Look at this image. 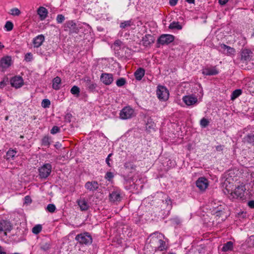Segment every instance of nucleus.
Segmentation results:
<instances>
[{
  "label": "nucleus",
  "mask_w": 254,
  "mask_h": 254,
  "mask_svg": "<svg viewBox=\"0 0 254 254\" xmlns=\"http://www.w3.org/2000/svg\"><path fill=\"white\" fill-rule=\"evenodd\" d=\"M150 243L151 246L154 250L163 251L167 248L166 242L164 241V236L158 232H155L150 235Z\"/></svg>",
  "instance_id": "nucleus-1"
},
{
  "label": "nucleus",
  "mask_w": 254,
  "mask_h": 254,
  "mask_svg": "<svg viewBox=\"0 0 254 254\" xmlns=\"http://www.w3.org/2000/svg\"><path fill=\"white\" fill-rule=\"evenodd\" d=\"M246 189L243 185L238 186L235 188L234 190H230L226 188L224 192L227 194L230 199L242 198L244 196V193Z\"/></svg>",
  "instance_id": "nucleus-2"
},
{
  "label": "nucleus",
  "mask_w": 254,
  "mask_h": 254,
  "mask_svg": "<svg viewBox=\"0 0 254 254\" xmlns=\"http://www.w3.org/2000/svg\"><path fill=\"white\" fill-rule=\"evenodd\" d=\"M52 165L50 163H45L39 167L38 170L39 176L41 179H46L50 175L52 172Z\"/></svg>",
  "instance_id": "nucleus-3"
},
{
  "label": "nucleus",
  "mask_w": 254,
  "mask_h": 254,
  "mask_svg": "<svg viewBox=\"0 0 254 254\" xmlns=\"http://www.w3.org/2000/svg\"><path fill=\"white\" fill-rule=\"evenodd\" d=\"M156 95L160 100L166 101L169 97V92L165 86L159 85L157 87Z\"/></svg>",
  "instance_id": "nucleus-4"
},
{
  "label": "nucleus",
  "mask_w": 254,
  "mask_h": 254,
  "mask_svg": "<svg viewBox=\"0 0 254 254\" xmlns=\"http://www.w3.org/2000/svg\"><path fill=\"white\" fill-rule=\"evenodd\" d=\"M75 240L81 245H88L92 242V236L87 232L78 234L75 237Z\"/></svg>",
  "instance_id": "nucleus-5"
},
{
  "label": "nucleus",
  "mask_w": 254,
  "mask_h": 254,
  "mask_svg": "<svg viewBox=\"0 0 254 254\" xmlns=\"http://www.w3.org/2000/svg\"><path fill=\"white\" fill-rule=\"evenodd\" d=\"M175 37L173 35L163 34L161 35L157 40V44L159 45H168L173 42Z\"/></svg>",
  "instance_id": "nucleus-6"
},
{
  "label": "nucleus",
  "mask_w": 254,
  "mask_h": 254,
  "mask_svg": "<svg viewBox=\"0 0 254 254\" xmlns=\"http://www.w3.org/2000/svg\"><path fill=\"white\" fill-rule=\"evenodd\" d=\"M64 28L65 31H69V34H77L79 32L78 27L76 23L72 20L66 21L64 25Z\"/></svg>",
  "instance_id": "nucleus-7"
},
{
  "label": "nucleus",
  "mask_w": 254,
  "mask_h": 254,
  "mask_svg": "<svg viewBox=\"0 0 254 254\" xmlns=\"http://www.w3.org/2000/svg\"><path fill=\"white\" fill-rule=\"evenodd\" d=\"M182 100L187 106H190L195 105L198 99L196 96L193 95H190L183 96Z\"/></svg>",
  "instance_id": "nucleus-8"
},
{
  "label": "nucleus",
  "mask_w": 254,
  "mask_h": 254,
  "mask_svg": "<svg viewBox=\"0 0 254 254\" xmlns=\"http://www.w3.org/2000/svg\"><path fill=\"white\" fill-rule=\"evenodd\" d=\"M196 187L201 191L205 190L208 187L209 181L205 177H200L196 181Z\"/></svg>",
  "instance_id": "nucleus-9"
},
{
  "label": "nucleus",
  "mask_w": 254,
  "mask_h": 254,
  "mask_svg": "<svg viewBox=\"0 0 254 254\" xmlns=\"http://www.w3.org/2000/svg\"><path fill=\"white\" fill-rule=\"evenodd\" d=\"M219 51L227 56L234 55L236 52L235 49L224 44L220 45Z\"/></svg>",
  "instance_id": "nucleus-10"
},
{
  "label": "nucleus",
  "mask_w": 254,
  "mask_h": 254,
  "mask_svg": "<svg viewBox=\"0 0 254 254\" xmlns=\"http://www.w3.org/2000/svg\"><path fill=\"white\" fill-rule=\"evenodd\" d=\"M241 60L243 62L250 61L253 56V53L250 50L247 49H243L241 53Z\"/></svg>",
  "instance_id": "nucleus-11"
},
{
  "label": "nucleus",
  "mask_w": 254,
  "mask_h": 254,
  "mask_svg": "<svg viewBox=\"0 0 254 254\" xmlns=\"http://www.w3.org/2000/svg\"><path fill=\"white\" fill-rule=\"evenodd\" d=\"M11 59L10 57L7 56L2 58L0 61V70L4 71L11 65Z\"/></svg>",
  "instance_id": "nucleus-12"
},
{
  "label": "nucleus",
  "mask_w": 254,
  "mask_h": 254,
  "mask_svg": "<svg viewBox=\"0 0 254 254\" xmlns=\"http://www.w3.org/2000/svg\"><path fill=\"white\" fill-rule=\"evenodd\" d=\"M11 223L7 220H0V232H4V235H6V231H10L12 229Z\"/></svg>",
  "instance_id": "nucleus-13"
},
{
  "label": "nucleus",
  "mask_w": 254,
  "mask_h": 254,
  "mask_svg": "<svg viewBox=\"0 0 254 254\" xmlns=\"http://www.w3.org/2000/svg\"><path fill=\"white\" fill-rule=\"evenodd\" d=\"M100 80L105 85H109L113 82L114 79L112 74L103 73L101 75Z\"/></svg>",
  "instance_id": "nucleus-14"
},
{
  "label": "nucleus",
  "mask_w": 254,
  "mask_h": 254,
  "mask_svg": "<svg viewBox=\"0 0 254 254\" xmlns=\"http://www.w3.org/2000/svg\"><path fill=\"white\" fill-rule=\"evenodd\" d=\"M10 84L15 88H20L24 84L23 78L21 76H15L11 79Z\"/></svg>",
  "instance_id": "nucleus-15"
},
{
  "label": "nucleus",
  "mask_w": 254,
  "mask_h": 254,
  "mask_svg": "<svg viewBox=\"0 0 254 254\" xmlns=\"http://www.w3.org/2000/svg\"><path fill=\"white\" fill-rule=\"evenodd\" d=\"M51 241L48 238H45L39 244L40 248L42 251L47 252L51 249Z\"/></svg>",
  "instance_id": "nucleus-16"
},
{
  "label": "nucleus",
  "mask_w": 254,
  "mask_h": 254,
  "mask_svg": "<svg viewBox=\"0 0 254 254\" xmlns=\"http://www.w3.org/2000/svg\"><path fill=\"white\" fill-rule=\"evenodd\" d=\"M219 71L215 66L205 67L202 69V73L204 75H214L218 74Z\"/></svg>",
  "instance_id": "nucleus-17"
},
{
  "label": "nucleus",
  "mask_w": 254,
  "mask_h": 254,
  "mask_svg": "<svg viewBox=\"0 0 254 254\" xmlns=\"http://www.w3.org/2000/svg\"><path fill=\"white\" fill-rule=\"evenodd\" d=\"M85 188L91 191H94L99 188V185L97 181L87 182L85 184Z\"/></svg>",
  "instance_id": "nucleus-18"
},
{
  "label": "nucleus",
  "mask_w": 254,
  "mask_h": 254,
  "mask_svg": "<svg viewBox=\"0 0 254 254\" xmlns=\"http://www.w3.org/2000/svg\"><path fill=\"white\" fill-rule=\"evenodd\" d=\"M76 203L79 206L80 209L81 211H86L89 208V205L87 200L84 198H80L77 199Z\"/></svg>",
  "instance_id": "nucleus-19"
},
{
  "label": "nucleus",
  "mask_w": 254,
  "mask_h": 254,
  "mask_svg": "<svg viewBox=\"0 0 254 254\" xmlns=\"http://www.w3.org/2000/svg\"><path fill=\"white\" fill-rule=\"evenodd\" d=\"M37 12L41 20H45L48 16V10L44 7H39L38 8Z\"/></svg>",
  "instance_id": "nucleus-20"
},
{
  "label": "nucleus",
  "mask_w": 254,
  "mask_h": 254,
  "mask_svg": "<svg viewBox=\"0 0 254 254\" xmlns=\"http://www.w3.org/2000/svg\"><path fill=\"white\" fill-rule=\"evenodd\" d=\"M45 40V37L43 35H39L36 36L33 41L34 47L38 48L41 46Z\"/></svg>",
  "instance_id": "nucleus-21"
},
{
  "label": "nucleus",
  "mask_w": 254,
  "mask_h": 254,
  "mask_svg": "<svg viewBox=\"0 0 254 254\" xmlns=\"http://www.w3.org/2000/svg\"><path fill=\"white\" fill-rule=\"evenodd\" d=\"M142 41L143 46L145 47L151 45L154 42L153 36L150 34L146 35L143 37Z\"/></svg>",
  "instance_id": "nucleus-22"
},
{
  "label": "nucleus",
  "mask_w": 254,
  "mask_h": 254,
  "mask_svg": "<svg viewBox=\"0 0 254 254\" xmlns=\"http://www.w3.org/2000/svg\"><path fill=\"white\" fill-rule=\"evenodd\" d=\"M85 86L90 92H93L96 89L97 85L89 78H88L85 80Z\"/></svg>",
  "instance_id": "nucleus-23"
},
{
  "label": "nucleus",
  "mask_w": 254,
  "mask_h": 254,
  "mask_svg": "<svg viewBox=\"0 0 254 254\" xmlns=\"http://www.w3.org/2000/svg\"><path fill=\"white\" fill-rule=\"evenodd\" d=\"M16 153L17 151L15 149L10 148L7 151L4 158L6 160H13L14 159V157L16 156Z\"/></svg>",
  "instance_id": "nucleus-24"
},
{
  "label": "nucleus",
  "mask_w": 254,
  "mask_h": 254,
  "mask_svg": "<svg viewBox=\"0 0 254 254\" xmlns=\"http://www.w3.org/2000/svg\"><path fill=\"white\" fill-rule=\"evenodd\" d=\"M234 248V243L231 241L227 242L226 243L223 245L222 248V251L223 252H227L231 251Z\"/></svg>",
  "instance_id": "nucleus-25"
},
{
  "label": "nucleus",
  "mask_w": 254,
  "mask_h": 254,
  "mask_svg": "<svg viewBox=\"0 0 254 254\" xmlns=\"http://www.w3.org/2000/svg\"><path fill=\"white\" fill-rule=\"evenodd\" d=\"M136 80H140L145 74V70L142 68H138L134 73Z\"/></svg>",
  "instance_id": "nucleus-26"
},
{
  "label": "nucleus",
  "mask_w": 254,
  "mask_h": 254,
  "mask_svg": "<svg viewBox=\"0 0 254 254\" xmlns=\"http://www.w3.org/2000/svg\"><path fill=\"white\" fill-rule=\"evenodd\" d=\"M61 79L59 76H56L53 80L52 87L55 90H59L60 88Z\"/></svg>",
  "instance_id": "nucleus-27"
},
{
  "label": "nucleus",
  "mask_w": 254,
  "mask_h": 254,
  "mask_svg": "<svg viewBox=\"0 0 254 254\" xmlns=\"http://www.w3.org/2000/svg\"><path fill=\"white\" fill-rule=\"evenodd\" d=\"M244 141L246 142L254 144V132L248 133L244 138Z\"/></svg>",
  "instance_id": "nucleus-28"
},
{
  "label": "nucleus",
  "mask_w": 254,
  "mask_h": 254,
  "mask_svg": "<svg viewBox=\"0 0 254 254\" xmlns=\"http://www.w3.org/2000/svg\"><path fill=\"white\" fill-rule=\"evenodd\" d=\"M155 124L154 122L150 121H148L146 124V130L151 132L153 131H155Z\"/></svg>",
  "instance_id": "nucleus-29"
},
{
  "label": "nucleus",
  "mask_w": 254,
  "mask_h": 254,
  "mask_svg": "<svg viewBox=\"0 0 254 254\" xmlns=\"http://www.w3.org/2000/svg\"><path fill=\"white\" fill-rule=\"evenodd\" d=\"M242 93V91L241 89H236L234 90L231 95V99L232 100H234L237 98H238L239 96H240Z\"/></svg>",
  "instance_id": "nucleus-30"
},
{
  "label": "nucleus",
  "mask_w": 254,
  "mask_h": 254,
  "mask_svg": "<svg viewBox=\"0 0 254 254\" xmlns=\"http://www.w3.org/2000/svg\"><path fill=\"white\" fill-rule=\"evenodd\" d=\"M109 197L111 201H115L118 200L120 197V195L116 191H113L110 194Z\"/></svg>",
  "instance_id": "nucleus-31"
},
{
  "label": "nucleus",
  "mask_w": 254,
  "mask_h": 254,
  "mask_svg": "<svg viewBox=\"0 0 254 254\" xmlns=\"http://www.w3.org/2000/svg\"><path fill=\"white\" fill-rule=\"evenodd\" d=\"M169 29H178L181 30L182 28V26L179 24L178 22H173L171 23L169 26Z\"/></svg>",
  "instance_id": "nucleus-32"
},
{
  "label": "nucleus",
  "mask_w": 254,
  "mask_h": 254,
  "mask_svg": "<svg viewBox=\"0 0 254 254\" xmlns=\"http://www.w3.org/2000/svg\"><path fill=\"white\" fill-rule=\"evenodd\" d=\"M120 117L122 119H127V106L125 107L121 111Z\"/></svg>",
  "instance_id": "nucleus-33"
},
{
  "label": "nucleus",
  "mask_w": 254,
  "mask_h": 254,
  "mask_svg": "<svg viewBox=\"0 0 254 254\" xmlns=\"http://www.w3.org/2000/svg\"><path fill=\"white\" fill-rule=\"evenodd\" d=\"M50 138L48 136H44L42 140V144L43 146L49 147L50 145Z\"/></svg>",
  "instance_id": "nucleus-34"
},
{
  "label": "nucleus",
  "mask_w": 254,
  "mask_h": 254,
  "mask_svg": "<svg viewBox=\"0 0 254 254\" xmlns=\"http://www.w3.org/2000/svg\"><path fill=\"white\" fill-rule=\"evenodd\" d=\"M42 227L41 225H36L32 228V232L35 234H38L42 231Z\"/></svg>",
  "instance_id": "nucleus-35"
},
{
  "label": "nucleus",
  "mask_w": 254,
  "mask_h": 254,
  "mask_svg": "<svg viewBox=\"0 0 254 254\" xmlns=\"http://www.w3.org/2000/svg\"><path fill=\"white\" fill-rule=\"evenodd\" d=\"M70 92L71 94L75 95L76 96H78L80 92V89L76 86H73L70 90Z\"/></svg>",
  "instance_id": "nucleus-36"
},
{
  "label": "nucleus",
  "mask_w": 254,
  "mask_h": 254,
  "mask_svg": "<svg viewBox=\"0 0 254 254\" xmlns=\"http://www.w3.org/2000/svg\"><path fill=\"white\" fill-rule=\"evenodd\" d=\"M209 123V121L204 118H203L200 121V125L201 127L203 128L206 127Z\"/></svg>",
  "instance_id": "nucleus-37"
},
{
  "label": "nucleus",
  "mask_w": 254,
  "mask_h": 254,
  "mask_svg": "<svg viewBox=\"0 0 254 254\" xmlns=\"http://www.w3.org/2000/svg\"><path fill=\"white\" fill-rule=\"evenodd\" d=\"M4 27L7 31H10L12 30L13 28V24L10 21H7L5 24Z\"/></svg>",
  "instance_id": "nucleus-38"
},
{
  "label": "nucleus",
  "mask_w": 254,
  "mask_h": 254,
  "mask_svg": "<svg viewBox=\"0 0 254 254\" xmlns=\"http://www.w3.org/2000/svg\"><path fill=\"white\" fill-rule=\"evenodd\" d=\"M21 13L20 10L17 8H13L10 10V14L14 16H18Z\"/></svg>",
  "instance_id": "nucleus-39"
},
{
  "label": "nucleus",
  "mask_w": 254,
  "mask_h": 254,
  "mask_svg": "<svg viewBox=\"0 0 254 254\" xmlns=\"http://www.w3.org/2000/svg\"><path fill=\"white\" fill-rule=\"evenodd\" d=\"M126 83V80L124 78H121L117 80L116 81V84L118 87H121L125 85Z\"/></svg>",
  "instance_id": "nucleus-40"
},
{
  "label": "nucleus",
  "mask_w": 254,
  "mask_h": 254,
  "mask_svg": "<svg viewBox=\"0 0 254 254\" xmlns=\"http://www.w3.org/2000/svg\"><path fill=\"white\" fill-rule=\"evenodd\" d=\"M56 208L54 204H49L47 206V210L51 213L55 212Z\"/></svg>",
  "instance_id": "nucleus-41"
},
{
  "label": "nucleus",
  "mask_w": 254,
  "mask_h": 254,
  "mask_svg": "<svg viewBox=\"0 0 254 254\" xmlns=\"http://www.w3.org/2000/svg\"><path fill=\"white\" fill-rule=\"evenodd\" d=\"M41 104H42V106L43 108H48V107H49V106L51 104V102L49 99H45L43 100Z\"/></svg>",
  "instance_id": "nucleus-42"
},
{
  "label": "nucleus",
  "mask_w": 254,
  "mask_h": 254,
  "mask_svg": "<svg viewBox=\"0 0 254 254\" xmlns=\"http://www.w3.org/2000/svg\"><path fill=\"white\" fill-rule=\"evenodd\" d=\"M65 20V17L63 14H58L56 18V20L58 23H62Z\"/></svg>",
  "instance_id": "nucleus-43"
},
{
  "label": "nucleus",
  "mask_w": 254,
  "mask_h": 254,
  "mask_svg": "<svg viewBox=\"0 0 254 254\" xmlns=\"http://www.w3.org/2000/svg\"><path fill=\"white\" fill-rule=\"evenodd\" d=\"M114 45L115 46V49H116V48H117L116 50H119V49H120L121 47L123 45V43L121 41L118 40L114 42Z\"/></svg>",
  "instance_id": "nucleus-44"
},
{
  "label": "nucleus",
  "mask_w": 254,
  "mask_h": 254,
  "mask_svg": "<svg viewBox=\"0 0 254 254\" xmlns=\"http://www.w3.org/2000/svg\"><path fill=\"white\" fill-rule=\"evenodd\" d=\"M113 173L111 172H107L105 175V178L109 181H110L114 178Z\"/></svg>",
  "instance_id": "nucleus-45"
},
{
  "label": "nucleus",
  "mask_w": 254,
  "mask_h": 254,
  "mask_svg": "<svg viewBox=\"0 0 254 254\" xmlns=\"http://www.w3.org/2000/svg\"><path fill=\"white\" fill-rule=\"evenodd\" d=\"M135 116V113H134V111L130 108L129 106H128V119L132 118Z\"/></svg>",
  "instance_id": "nucleus-46"
},
{
  "label": "nucleus",
  "mask_w": 254,
  "mask_h": 254,
  "mask_svg": "<svg viewBox=\"0 0 254 254\" xmlns=\"http://www.w3.org/2000/svg\"><path fill=\"white\" fill-rule=\"evenodd\" d=\"M60 130V128L59 127L57 126H54L53 128L51 130V133L54 134L58 132H59Z\"/></svg>",
  "instance_id": "nucleus-47"
},
{
  "label": "nucleus",
  "mask_w": 254,
  "mask_h": 254,
  "mask_svg": "<svg viewBox=\"0 0 254 254\" xmlns=\"http://www.w3.org/2000/svg\"><path fill=\"white\" fill-rule=\"evenodd\" d=\"M32 55L30 53H27L25 55V60L27 61H30L32 59Z\"/></svg>",
  "instance_id": "nucleus-48"
},
{
  "label": "nucleus",
  "mask_w": 254,
  "mask_h": 254,
  "mask_svg": "<svg viewBox=\"0 0 254 254\" xmlns=\"http://www.w3.org/2000/svg\"><path fill=\"white\" fill-rule=\"evenodd\" d=\"M24 199H25V203H31L32 201V200H31L30 197L28 195L26 196L24 198Z\"/></svg>",
  "instance_id": "nucleus-49"
},
{
  "label": "nucleus",
  "mask_w": 254,
  "mask_h": 254,
  "mask_svg": "<svg viewBox=\"0 0 254 254\" xmlns=\"http://www.w3.org/2000/svg\"><path fill=\"white\" fill-rule=\"evenodd\" d=\"M248 206L251 208H254V200H250L248 203Z\"/></svg>",
  "instance_id": "nucleus-50"
},
{
  "label": "nucleus",
  "mask_w": 254,
  "mask_h": 254,
  "mask_svg": "<svg viewBox=\"0 0 254 254\" xmlns=\"http://www.w3.org/2000/svg\"><path fill=\"white\" fill-rule=\"evenodd\" d=\"M224 146L223 145H218L216 146V150L217 151H222L223 150Z\"/></svg>",
  "instance_id": "nucleus-51"
},
{
  "label": "nucleus",
  "mask_w": 254,
  "mask_h": 254,
  "mask_svg": "<svg viewBox=\"0 0 254 254\" xmlns=\"http://www.w3.org/2000/svg\"><path fill=\"white\" fill-rule=\"evenodd\" d=\"M178 2V0H169V3L170 5L171 6H174Z\"/></svg>",
  "instance_id": "nucleus-52"
},
{
  "label": "nucleus",
  "mask_w": 254,
  "mask_h": 254,
  "mask_svg": "<svg viewBox=\"0 0 254 254\" xmlns=\"http://www.w3.org/2000/svg\"><path fill=\"white\" fill-rule=\"evenodd\" d=\"M127 22L124 21V22L121 23V24L120 25V27L121 28H124L127 26Z\"/></svg>",
  "instance_id": "nucleus-53"
},
{
  "label": "nucleus",
  "mask_w": 254,
  "mask_h": 254,
  "mask_svg": "<svg viewBox=\"0 0 254 254\" xmlns=\"http://www.w3.org/2000/svg\"><path fill=\"white\" fill-rule=\"evenodd\" d=\"M228 1V0H219V2L220 4L224 5Z\"/></svg>",
  "instance_id": "nucleus-54"
},
{
  "label": "nucleus",
  "mask_w": 254,
  "mask_h": 254,
  "mask_svg": "<svg viewBox=\"0 0 254 254\" xmlns=\"http://www.w3.org/2000/svg\"><path fill=\"white\" fill-rule=\"evenodd\" d=\"M110 159H109L108 158H107L106 159V163L107 164L108 166H109V167H111V164L110 163Z\"/></svg>",
  "instance_id": "nucleus-55"
},
{
  "label": "nucleus",
  "mask_w": 254,
  "mask_h": 254,
  "mask_svg": "<svg viewBox=\"0 0 254 254\" xmlns=\"http://www.w3.org/2000/svg\"><path fill=\"white\" fill-rule=\"evenodd\" d=\"M5 85L4 80L0 82V88H3Z\"/></svg>",
  "instance_id": "nucleus-56"
},
{
  "label": "nucleus",
  "mask_w": 254,
  "mask_h": 254,
  "mask_svg": "<svg viewBox=\"0 0 254 254\" xmlns=\"http://www.w3.org/2000/svg\"><path fill=\"white\" fill-rule=\"evenodd\" d=\"M0 254H6V253L3 251L1 246H0Z\"/></svg>",
  "instance_id": "nucleus-57"
},
{
  "label": "nucleus",
  "mask_w": 254,
  "mask_h": 254,
  "mask_svg": "<svg viewBox=\"0 0 254 254\" xmlns=\"http://www.w3.org/2000/svg\"><path fill=\"white\" fill-rule=\"evenodd\" d=\"M186 1L189 3H193L194 2V0H186Z\"/></svg>",
  "instance_id": "nucleus-58"
},
{
  "label": "nucleus",
  "mask_w": 254,
  "mask_h": 254,
  "mask_svg": "<svg viewBox=\"0 0 254 254\" xmlns=\"http://www.w3.org/2000/svg\"><path fill=\"white\" fill-rule=\"evenodd\" d=\"M112 155H113L112 153L109 154L107 158L110 159V157L112 156Z\"/></svg>",
  "instance_id": "nucleus-59"
},
{
  "label": "nucleus",
  "mask_w": 254,
  "mask_h": 254,
  "mask_svg": "<svg viewBox=\"0 0 254 254\" xmlns=\"http://www.w3.org/2000/svg\"><path fill=\"white\" fill-rule=\"evenodd\" d=\"M8 119V116H6L5 118V120H7Z\"/></svg>",
  "instance_id": "nucleus-60"
},
{
  "label": "nucleus",
  "mask_w": 254,
  "mask_h": 254,
  "mask_svg": "<svg viewBox=\"0 0 254 254\" xmlns=\"http://www.w3.org/2000/svg\"><path fill=\"white\" fill-rule=\"evenodd\" d=\"M127 181H128V183H130V179H128Z\"/></svg>",
  "instance_id": "nucleus-61"
},
{
  "label": "nucleus",
  "mask_w": 254,
  "mask_h": 254,
  "mask_svg": "<svg viewBox=\"0 0 254 254\" xmlns=\"http://www.w3.org/2000/svg\"><path fill=\"white\" fill-rule=\"evenodd\" d=\"M20 138H23V136L21 135V136H20Z\"/></svg>",
  "instance_id": "nucleus-62"
},
{
  "label": "nucleus",
  "mask_w": 254,
  "mask_h": 254,
  "mask_svg": "<svg viewBox=\"0 0 254 254\" xmlns=\"http://www.w3.org/2000/svg\"><path fill=\"white\" fill-rule=\"evenodd\" d=\"M168 254H175V253H169Z\"/></svg>",
  "instance_id": "nucleus-63"
},
{
  "label": "nucleus",
  "mask_w": 254,
  "mask_h": 254,
  "mask_svg": "<svg viewBox=\"0 0 254 254\" xmlns=\"http://www.w3.org/2000/svg\"><path fill=\"white\" fill-rule=\"evenodd\" d=\"M13 254H18V253H14Z\"/></svg>",
  "instance_id": "nucleus-64"
}]
</instances>
